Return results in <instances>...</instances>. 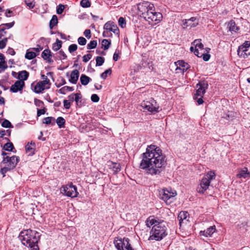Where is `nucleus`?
Returning <instances> with one entry per match:
<instances>
[{"label": "nucleus", "mask_w": 250, "mask_h": 250, "mask_svg": "<svg viewBox=\"0 0 250 250\" xmlns=\"http://www.w3.org/2000/svg\"><path fill=\"white\" fill-rule=\"evenodd\" d=\"M140 168L151 175H158L165 169L167 160L162 150L156 145L148 146L142 155Z\"/></svg>", "instance_id": "obj_1"}, {"label": "nucleus", "mask_w": 250, "mask_h": 250, "mask_svg": "<svg viewBox=\"0 0 250 250\" xmlns=\"http://www.w3.org/2000/svg\"><path fill=\"white\" fill-rule=\"evenodd\" d=\"M138 9L140 16L147 21L150 24L159 22L162 19V14L156 12L153 4L147 1H143L138 4Z\"/></svg>", "instance_id": "obj_2"}, {"label": "nucleus", "mask_w": 250, "mask_h": 250, "mask_svg": "<svg viewBox=\"0 0 250 250\" xmlns=\"http://www.w3.org/2000/svg\"><path fill=\"white\" fill-rule=\"evenodd\" d=\"M21 243L29 247L31 250H39L38 242L40 240V233L30 229L22 231L19 235Z\"/></svg>", "instance_id": "obj_3"}, {"label": "nucleus", "mask_w": 250, "mask_h": 250, "mask_svg": "<svg viewBox=\"0 0 250 250\" xmlns=\"http://www.w3.org/2000/svg\"><path fill=\"white\" fill-rule=\"evenodd\" d=\"M167 227L164 221L160 222L153 226L151 231L149 240H161L167 235Z\"/></svg>", "instance_id": "obj_4"}, {"label": "nucleus", "mask_w": 250, "mask_h": 250, "mask_svg": "<svg viewBox=\"0 0 250 250\" xmlns=\"http://www.w3.org/2000/svg\"><path fill=\"white\" fill-rule=\"evenodd\" d=\"M177 193L175 191H171L166 188H163L159 190V196L160 198L165 201L166 204H170Z\"/></svg>", "instance_id": "obj_5"}, {"label": "nucleus", "mask_w": 250, "mask_h": 250, "mask_svg": "<svg viewBox=\"0 0 250 250\" xmlns=\"http://www.w3.org/2000/svg\"><path fill=\"white\" fill-rule=\"evenodd\" d=\"M129 241L128 238L122 239L117 237L114 239V243L118 250H133Z\"/></svg>", "instance_id": "obj_6"}, {"label": "nucleus", "mask_w": 250, "mask_h": 250, "mask_svg": "<svg viewBox=\"0 0 250 250\" xmlns=\"http://www.w3.org/2000/svg\"><path fill=\"white\" fill-rule=\"evenodd\" d=\"M141 106L144 109L152 114L157 113L159 111V106L153 99H151L149 101L144 102L142 103Z\"/></svg>", "instance_id": "obj_7"}, {"label": "nucleus", "mask_w": 250, "mask_h": 250, "mask_svg": "<svg viewBox=\"0 0 250 250\" xmlns=\"http://www.w3.org/2000/svg\"><path fill=\"white\" fill-rule=\"evenodd\" d=\"M19 161L20 158L17 156L14 155L10 157L6 156V157H3L1 164L6 165L5 167L11 170L16 167Z\"/></svg>", "instance_id": "obj_8"}, {"label": "nucleus", "mask_w": 250, "mask_h": 250, "mask_svg": "<svg viewBox=\"0 0 250 250\" xmlns=\"http://www.w3.org/2000/svg\"><path fill=\"white\" fill-rule=\"evenodd\" d=\"M62 188V191L66 196L75 198L77 197L79 194L77 187L75 186H74L72 183L67 184L65 186H63Z\"/></svg>", "instance_id": "obj_9"}, {"label": "nucleus", "mask_w": 250, "mask_h": 250, "mask_svg": "<svg viewBox=\"0 0 250 250\" xmlns=\"http://www.w3.org/2000/svg\"><path fill=\"white\" fill-rule=\"evenodd\" d=\"M208 85L207 82H199L196 84L197 89L196 90V93L194 94L193 97L194 99H196V98H197L199 96H203L206 90L208 88Z\"/></svg>", "instance_id": "obj_10"}, {"label": "nucleus", "mask_w": 250, "mask_h": 250, "mask_svg": "<svg viewBox=\"0 0 250 250\" xmlns=\"http://www.w3.org/2000/svg\"><path fill=\"white\" fill-rule=\"evenodd\" d=\"M104 29L107 30L110 33L111 32H112L118 36L119 35V29L117 25L112 21H108L106 22L104 26Z\"/></svg>", "instance_id": "obj_11"}, {"label": "nucleus", "mask_w": 250, "mask_h": 250, "mask_svg": "<svg viewBox=\"0 0 250 250\" xmlns=\"http://www.w3.org/2000/svg\"><path fill=\"white\" fill-rule=\"evenodd\" d=\"M210 183V181L203 177L200 183V186L197 188L198 192L203 193L208 188Z\"/></svg>", "instance_id": "obj_12"}, {"label": "nucleus", "mask_w": 250, "mask_h": 250, "mask_svg": "<svg viewBox=\"0 0 250 250\" xmlns=\"http://www.w3.org/2000/svg\"><path fill=\"white\" fill-rule=\"evenodd\" d=\"M188 216V214L187 211H181L177 217V219L179 221V224L180 227H182L184 224H186L188 220L187 219V217Z\"/></svg>", "instance_id": "obj_13"}, {"label": "nucleus", "mask_w": 250, "mask_h": 250, "mask_svg": "<svg viewBox=\"0 0 250 250\" xmlns=\"http://www.w3.org/2000/svg\"><path fill=\"white\" fill-rule=\"evenodd\" d=\"M183 24L184 28H187L188 27H194L198 25V23L195 17H191L189 19L183 20Z\"/></svg>", "instance_id": "obj_14"}, {"label": "nucleus", "mask_w": 250, "mask_h": 250, "mask_svg": "<svg viewBox=\"0 0 250 250\" xmlns=\"http://www.w3.org/2000/svg\"><path fill=\"white\" fill-rule=\"evenodd\" d=\"M24 86V82L21 81H17L10 87V91L16 93L22 90Z\"/></svg>", "instance_id": "obj_15"}, {"label": "nucleus", "mask_w": 250, "mask_h": 250, "mask_svg": "<svg viewBox=\"0 0 250 250\" xmlns=\"http://www.w3.org/2000/svg\"><path fill=\"white\" fill-rule=\"evenodd\" d=\"M79 72L77 69L73 70L70 74V79L69 81L73 84L77 83L79 77Z\"/></svg>", "instance_id": "obj_16"}, {"label": "nucleus", "mask_w": 250, "mask_h": 250, "mask_svg": "<svg viewBox=\"0 0 250 250\" xmlns=\"http://www.w3.org/2000/svg\"><path fill=\"white\" fill-rule=\"evenodd\" d=\"M31 87L33 91L36 93H42L45 89V86L42 84V82H39L33 87V83L31 84Z\"/></svg>", "instance_id": "obj_17"}, {"label": "nucleus", "mask_w": 250, "mask_h": 250, "mask_svg": "<svg viewBox=\"0 0 250 250\" xmlns=\"http://www.w3.org/2000/svg\"><path fill=\"white\" fill-rule=\"evenodd\" d=\"M248 49H246L245 47L239 46L237 50V54L239 57L246 58L250 55V52H248Z\"/></svg>", "instance_id": "obj_18"}, {"label": "nucleus", "mask_w": 250, "mask_h": 250, "mask_svg": "<svg viewBox=\"0 0 250 250\" xmlns=\"http://www.w3.org/2000/svg\"><path fill=\"white\" fill-rule=\"evenodd\" d=\"M159 222H160L158 221V220H157L154 216H150L147 218L146 221V224L147 227L150 228L151 226H154L155 224H157Z\"/></svg>", "instance_id": "obj_19"}, {"label": "nucleus", "mask_w": 250, "mask_h": 250, "mask_svg": "<svg viewBox=\"0 0 250 250\" xmlns=\"http://www.w3.org/2000/svg\"><path fill=\"white\" fill-rule=\"evenodd\" d=\"M250 172L248 170V168L245 167L244 168L240 170L238 173L237 175L238 178H246L247 177L250 176Z\"/></svg>", "instance_id": "obj_20"}, {"label": "nucleus", "mask_w": 250, "mask_h": 250, "mask_svg": "<svg viewBox=\"0 0 250 250\" xmlns=\"http://www.w3.org/2000/svg\"><path fill=\"white\" fill-rule=\"evenodd\" d=\"M216 228L215 226H211L210 227L207 229L206 230L204 231H201V233H203V235L206 237L211 236L212 234L215 231Z\"/></svg>", "instance_id": "obj_21"}, {"label": "nucleus", "mask_w": 250, "mask_h": 250, "mask_svg": "<svg viewBox=\"0 0 250 250\" xmlns=\"http://www.w3.org/2000/svg\"><path fill=\"white\" fill-rule=\"evenodd\" d=\"M29 77V73L26 70H22L19 72L18 79L20 81L24 82L26 81Z\"/></svg>", "instance_id": "obj_22"}, {"label": "nucleus", "mask_w": 250, "mask_h": 250, "mask_svg": "<svg viewBox=\"0 0 250 250\" xmlns=\"http://www.w3.org/2000/svg\"><path fill=\"white\" fill-rule=\"evenodd\" d=\"M229 30L231 32L238 33L240 28L236 26L235 22L233 21H230L229 23Z\"/></svg>", "instance_id": "obj_23"}, {"label": "nucleus", "mask_w": 250, "mask_h": 250, "mask_svg": "<svg viewBox=\"0 0 250 250\" xmlns=\"http://www.w3.org/2000/svg\"><path fill=\"white\" fill-rule=\"evenodd\" d=\"M35 144L31 143L29 145V143L25 146V150L27 153H29V155H32L34 154V150Z\"/></svg>", "instance_id": "obj_24"}, {"label": "nucleus", "mask_w": 250, "mask_h": 250, "mask_svg": "<svg viewBox=\"0 0 250 250\" xmlns=\"http://www.w3.org/2000/svg\"><path fill=\"white\" fill-rule=\"evenodd\" d=\"M91 79L84 74H82L80 77V82L83 85H86L90 81Z\"/></svg>", "instance_id": "obj_25"}, {"label": "nucleus", "mask_w": 250, "mask_h": 250, "mask_svg": "<svg viewBox=\"0 0 250 250\" xmlns=\"http://www.w3.org/2000/svg\"><path fill=\"white\" fill-rule=\"evenodd\" d=\"M201 40H195L193 42V44L195 45V49H200L201 51H205L204 45L201 42Z\"/></svg>", "instance_id": "obj_26"}, {"label": "nucleus", "mask_w": 250, "mask_h": 250, "mask_svg": "<svg viewBox=\"0 0 250 250\" xmlns=\"http://www.w3.org/2000/svg\"><path fill=\"white\" fill-rule=\"evenodd\" d=\"M7 65L6 62L5 61L4 56L0 54V69L2 70H5L7 68Z\"/></svg>", "instance_id": "obj_27"}, {"label": "nucleus", "mask_w": 250, "mask_h": 250, "mask_svg": "<svg viewBox=\"0 0 250 250\" xmlns=\"http://www.w3.org/2000/svg\"><path fill=\"white\" fill-rule=\"evenodd\" d=\"M58 18L56 15H53L49 22V28L51 30L58 24Z\"/></svg>", "instance_id": "obj_28"}, {"label": "nucleus", "mask_w": 250, "mask_h": 250, "mask_svg": "<svg viewBox=\"0 0 250 250\" xmlns=\"http://www.w3.org/2000/svg\"><path fill=\"white\" fill-rule=\"evenodd\" d=\"M42 79L43 80L42 81H40V82H42V84L45 86V85H48V86L46 87L47 89L50 88V85H51V83L50 80L47 78V76L44 75V74H42L41 75Z\"/></svg>", "instance_id": "obj_29"}, {"label": "nucleus", "mask_w": 250, "mask_h": 250, "mask_svg": "<svg viewBox=\"0 0 250 250\" xmlns=\"http://www.w3.org/2000/svg\"><path fill=\"white\" fill-rule=\"evenodd\" d=\"M74 90L73 87L64 86L59 90V92L62 94H65L67 91H72Z\"/></svg>", "instance_id": "obj_30"}, {"label": "nucleus", "mask_w": 250, "mask_h": 250, "mask_svg": "<svg viewBox=\"0 0 250 250\" xmlns=\"http://www.w3.org/2000/svg\"><path fill=\"white\" fill-rule=\"evenodd\" d=\"M56 123L59 127L61 128L64 127L65 121L63 118L62 117H59L56 120Z\"/></svg>", "instance_id": "obj_31"}, {"label": "nucleus", "mask_w": 250, "mask_h": 250, "mask_svg": "<svg viewBox=\"0 0 250 250\" xmlns=\"http://www.w3.org/2000/svg\"><path fill=\"white\" fill-rule=\"evenodd\" d=\"M62 41L57 39L56 40V42L53 44L52 49L54 51H58L62 47Z\"/></svg>", "instance_id": "obj_32"}, {"label": "nucleus", "mask_w": 250, "mask_h": 250, "mask_svg": "<svg viewBox=\"0 0 250 250\" xmlns=\"http://www.w3.org/2000/svg\"><path fill=\"white\" fill-rule=\"evenodd\" d=\"M52 56V53L49 49H45L42 53V57L44 60L47 59Z\"/></svg>", "instance_id": "obj_33"}, {"label": "nucleus", "mask_w": 250, "mask_h": 250, "mask_svg": "<svg viewBox=\"0 0 250 250\" xmlns=\"http://www.w3.org/2000/svg\"><path fill=\"white\" fill-rule=\"evenodd\" d=\"M111 45V41L106 39H104L102 42V45L104 50L108 49Z\"/></svg>", "instance_id": "obj_34"}, {"label": "nucleus", "mask_w": 250, "mask_h": 250, "mask_svg": "<svg viewBox=\"0 0 250 250\" xmlns=\"http://www.w3.org/2000/svg\"><path fill=\"white\" fill-rule=\"evenodd\" d=\"M59 56H54L56 60H64L67 58V56L62 50L58 52Z\"/></svg>", "instance_id": "obj_35"}, {"label": "nucleus", "mask_w": 250, "mask_h": 250, "mask_svg": "<svg viewBox=\"0 0 250 250\" xmlns=\"http://www.w3.org/2000/svg\"><path fill=\"white\" fill-rule=\"evenodd\" d=\"M36 56L37 55L34 52L28 51V50H27L25 54V58L30 60L35 58Z\"/></svg>", "instance_id": "obj_36"}, {"label": "nucleus", "mask_w": 250, "mask_h": 250, "mask_svg": "<svg viewBox=\"0 0 250 250\" xmlns=\"http://www.w3.org/2000/svg\"><path fill=\"white\" fill-rule=\"evenodd\" d=\"M95 60L97 66H102L104 62V58L101 56H97Z\"/></svg>", "instance_id": "obj_37"}, {"label": "nucleus", "mask_w": 250, "mask_h": 250, "mask_svg": "<svg viewBox=\"0 0 250 250\" xmlns=\"http://www.w3.org/2000/svg\"><path fill=\"white\" fill-rule=\"evenodd\" d=\"M178 62L180 66L183 67V71H186L189 68V65L183 61H179Z\"/></svg>", "instance_id": "obj_38"}, {"label": "nucleus", "mask_w": 250, "mask_h": 250, "mask_svg": "<svg viewBox=\"0 0 250 250\" xmlns=\"http://www.w3.org/2000/svg\"><path fill=\"white\" fill-rule=\"evenodd\" d=\"M97 45V42L96 40L91 41L87 45V48L88 49H94Z\"/></svg>", "instance_id": "obj_39"}, {"label": "nucleus", "mask_w": 250, "mask_h": 250, "mask_svg": "<svg viewBox=\"0 0 250 250\" xmlns=\"http://www.w3.org/2000/svg\"><path fill=\"white\" fill-rule=\"evenodd\" d=\"M14 148V146L12 143H7L3 146V149L6 151H12Z\"/></svg>", "instance_id": "obj_40"}, {"label": "nucleus", "mask_w": 250, "mask_h": 250, "mask_svg": "<svg viewBox=\"0 0 250 250\" xmlns=\"http://www.w3.org/2000/svg\"><path fill=\"white\" fill-rule=\"evenodd\" d=\"M112 169L114 171L115 173H117L121 170V166L120 164L118 163H113L112 166Z\"/></svg>", "instance_id": "obj_41"}, {"label": "nucleus", "mask_w": 250, "mask_h": 250, "mask_svg": "<svg viewBox=\"0 0 250 250\" xmlns=\"http://www.w3.org/2000/svg\"><path fill=\"white\" fill-rule=\"evenodd\" d=\"M215 173L212 171H210L204 177L210 182V181L215 177Z\"/></svg>", "instance_id": "obj_42"}, {"label": "nucleus", "mask_w": 250, "mask_h": 250, "mask_svg": "<svg viewBox=\"0 0 250 250\" xmlns=\"http://www.w3.org/2000/svg\"><path fill=\"white\" fill-rule=\"evenodd\" d=\"M80 5L83 8H88L90 6L91 3L89 0H82Z\"/></svg>", "instance_id": "obj_43"}, {"label": "nucleus", "mask_w": 250, "mask_h": 250, "mask_svg": "<svg viewBox=\"0 0 250 250\" xmlns=\"http://www.w3.org/2000/svg\"><path fill=\"white\" fill-rule=\"evenodd\" d=\"M1 126L5 128H13L11 123L6 119H5L1 124Z\"/></svg>", "instance_id": "obj_44"}, {"label": "nucleus", "mask_w": 250, "mask_h": 250, "mask_svg": "<svg viewBox=\"0 0 250 250\" xmlns=\"http://www.w3.org/2000/svg\"><path fill=\"white\" fill-rule=\"evenodd\" d=\"M118 24L121 28H123L125 27L126 25V21L125 19L123 17H120L118 19Z\"/></svg>", "instance_id": "obj_45"}, {"label": "nucleus", "mask_w": 250, "mask_h": 250, "mask_svg": "<svg viewBox=\"0 0 250 250\" xmlns=\"http://www.w3.org/2000/svg\"><path fill=\"white\" fill-rule=\"evenodd\" d=\"M112 71L111 68H109L106 70L104 72L102 73L101 74V77L103 79H105L107 76V75H110L111 74Z\"/></svg>", "instance_id": "obj_46"}, {"label": "nucleus", "mask_w": 250, "mask_h": 250, "mask_svg": "<svg viewBox=\"0 0 250 250\" xmlns=\"http://www.w3.org/2000/svg\"><path fill=\"white\" fill-rule=\"evenodd\" d=\"M52 120H55V118L52 117H45L43 119L42 123L46 125H49L51 124Z\"/></svg>", "instance_id": "obj_47"}, {"label": "nucleus", "mask_w": 250, "mask_h": 250, "mask_svg": "<svg viewBox=\"0 0 250 250\" xmlns=\"http://www.w3.org/2000/svg\"><path fill=\"white\" fill-rule=\"evenodd\" d=\"M78 48V46L76 44H72L68 47V51L70 53L75 51Z\"/></svg>", "instance_id": "obj_48"}, {"label": "nucleus", "mask_w": 250, "mask_h": 250, "mask_svg": "<svg viewBox=\"0 0 250 250\" xmlns=\"http://www.w3.org/2000/svg\"><path fill=\"white\" fill-rule=\"evenodd\" d=\"M87 42L86 40L83 37H80L78 39V42L81 45H84Z\"/></svg>", "instance_id": "obj_49"}, {"label": "nucleus", "mask_w": 250, "mask_h": 250, "mask_svg": "<svg viewBox=\"0 0 250 250\" xmlns=\"http://www.w3.org/2000/svg\"><path fill=\"white\" fill-rule=\"evenodd\" d=\"M33 2H34L33 0H25V2L26 4L30 9L33 8L35 6Z\"/></svg>", "instance_id": "obj_50"}, {"label": "nucleus", "mask_w": 250, "mask_h": 250, "mask_svg": "<svg viewBox=\"0 0 250 250\" xmlns=\"http://www.w3.org/2000/svg\"><path fill=\"white\" fill-rule=\"evenodd\" d=\"M64 6L62 4H59L57 8V13L58 14H61L63 11Z\"/></svg>", "instance_id": "obj_51"}, {"label": "nucleus", "mask_w": 250, "mask_h": 250, "mask_svg": "<svg viewBox=\"0 0 250 250\" xmlns=\"http://www.w3.org/2000/svg\"><path fill=\"white\" fill-rule=\"evenodd\" d=\"M34 104L37 106L38 107H42L44 104L42 101L36 98L34 99Z\"/></svg>", "instance_id": "obj_52"}, {"label": "nucleus", "mask_w": 250, "mask_h": 250, "mask_svg": "<svg viewBox=\"0 0 250 250\" xmlns=\"http://www.w3.org/2000/svg\"><path fill=\"white\" fill-rule=\"evenodd\" d=\"M82 95L81 93H77L75 95V101L77 105H79V101L82 99Z\"/></svg>", "instance_id": "obj_53"}, {"label": "nucleus", "mask_w": 250, "mask_h": 250, "mask_svg": "<svg viewBox=\"0 0 250 250\" xmlns=\"http://www.w3.org/2000/svg\"><path fill=\"white\" fill-rule=\"evenodd\" d=\"M202 57L203 58L204 61H208L210 59V55L208 53H205V51H204Z\"/></svg>", "instance_id": "obj_54"}, {"label": "nucleus", "mask_w": 250, "mask_h": 250, "mask_svg": "<svg viewBox=\"0 0 250 250\" xmlns=\"http://www.w3.org/2000/svg\"><path fill=\"white\" fill-rule=\"evenodd\" d=\"M92 58V55L90 54H87L86 55H84L83 57V61L85 62H87L89 60L91 59Z\"/></svg>", "instance_id": "obj_55"}, {"label": "nucleus", "mask_w": 250, "mask_h": 250, "mask_svg": "<svg viewBox=\"0 0 250 250\" xmlns=\"http://www.w3.org/2000/svg\"><path fill=\"white\" fill-rule=\"evenodd\" d=\"M8 171H10V170L8 167H4L0 169V172L2 174L3 177H4L5 176V173Z\"/></svg>", "instance_id": "obj_56"}, {"label": "nucleus", "mask_w": 250, "mask_h": 250, "mask_svg": "<svg viewBox=\"0 0 250 250\" xmlns=\"http://www.w3.org/2000/svg\"><path fill=\"white\" fill-rule=\"evenodd\" d=\"M91 100L93 102H98L99 101L100 98L97 94H94L91 95Z\"/></svg>", "instance_id": "obj_57"}, {"label": "nucleus", "mask_w": 250, "mask_h": 250, "mask_svg": "<svg viewBox=\"0 0 250 250\" xmlns=\"http://www.w3.org/2000/svg\"><path fill=\"white\" fill-rule=\"evenodd\" d=\"M84 35L88 39H90L91 37V31L90 29H86L83 32Z\"/></svg>", "instance_id": "obj_58"}, {"label": "nucleus", "mask_w": 250, "mask_h": 250, "mask_svg": "<svg viewBox=\"0 0 250 250\" xmlns=\"http://www.w3.org/2000/svg\"><path fill=\"white\" fill-rule=\"evenodd\" d=\"M103 36L104 37H111L112 36V34L108 30H104V31L103 33Z\"/></svg>", "instance_id": "obj_59"}, {"label": "nucleus", "mask_w": 250, "mask_h": 250, "mask_svg": "<svg viewBox=\"0 0 250 250\" xmlns=\"http://www.w3.org/2000/svg\"><path fill=\"white\" fill-rule=\"evenodd\" d=\"M46 109L44 108L43 109H37V116L38 117L41 116L42 115L44 114L46 112Z\"/></svg>", "instance_id": "obj_60"}, {"label": "nucleus", "mask_w": 250, "mask_h": 250, "mask_svg": "<svg viewBox=\"0 0 250 250\" xmlns=\"http://www.w3.org/2000/svg\"><path fill=\"white\" fill-rule=\"evenodd\" d=\"M194 54L195 55L197 56L198 57H202V56H203V51H199V49H195V51H194Z\"/></svg>", "instance_id": "obj_61"}, {"label": "nucleus", "mask_w": 250, "mask_h": 250, "mask_svg": "<svg viewBox=\"0 0 250 250\" xmlns=\"http://www.w3.org/2000/svg\"><path fill=\"white\" fill-rule=\"evenodd\" d=\"M63 105L65 108L69 109L70 107V102L68 100H63Z\"/></svg>", "instance_id": "obj_62"}, {"label": "nucleus", "mask_w": 250, "mask_h": 250, "mask_svg": "<svg viewBox=\"0 0 250 250\" xmlns=\"http://www.w3.org/2000/svg\"><path fill=\"white\" fill-rule=\"evenodd\" d=\"M240 47L244 46L246 49H248L250 47V41H245V42L242 44L241 45L239 46Z\"/></svg>", "instance_id": "obj_63"}, {"label": "nucleus", "mask_w": 250, "mask_h": 250, "mask_svg": "<svg viewBox=\"0 0 250 250\" xmlns=\"http://www.w3.org/2000/svg\"><path fill=\"white\" fill-rule=\"evenodd\" d=\"M5 15L6 17H10L13 16V12L9 9H7L6 10Z\"/></svg>", "instance_id": "obj_64"}]
</instances>
